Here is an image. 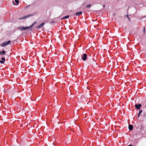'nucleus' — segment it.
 Instances as JSON below:
<instances>
[{"instance_id": "14", "label": "nucleus", "mask_w": 146, "mask_h": 146, "mask_svg": "<svg viewBox=\"0 0 146 146\" xmlns=\"http://www.w3.org/2000/svg\"><path fill=\"white\" fill-rule=\"evenodd\" d=\"M22 26H20V27H17V29H19L20 30H22Z\"/></svg>"}, {"instance_id": "4", "label": "nucleus", "mask_w": 146, "mask_h": 146, "mask_svg": "<svg viewBox=\"0 0 146 146\" xmlns=\"http://www.w3.org/2000/svg\"><path fill=\"white\" fill-rule=\"evenodd\" d=\"M141 106L142 105L141 104H136L135 105V108L138 110H140V107H141Z\"/></svg>"}, {"instance_id": "20", "label": "nucleus", "mask_w": 146, "mask_h": 146, "mask_svg": "<svg viewBox=\"0 0 146 146\" xmlns=\"http://www.w3.org/2000/svg\"><path fill=\"white\" fill-rule=\"evenodd\" d=\"M13 4H15V3H14V2H13Z\"/></svg>"}, {"instance_id": "18", "label": "nucleus", "mask_w": 146, "mask_h": 146, "mask_svg": "<svg viewBox=\"0 0 146 146\" xmlns=\"http://www.w3.org/2000/svg\"><path fill=\"white\" fill-rule=\"evenodd\" d=\"M145 27H143V32H144V33H145Z\"/></svg>"}, {"instance_id": "19", "label": "nucleus", "mask_w": 146, "mask_h": 146, "mask_svg": "<svg viewBox=\"0 0 146 146\" xmlns=\"http://www.w3.org/2000/svg\"><path fill=\"white\" fill-rule=\"evenodd\" d=\"M128 146H133L131 145H129Z\"/></svg>"}, {"instance_id": "11", "label": "nucleus", "mask_w": 146, "mask_h": 146, "mask_svg": "<svg viewBox=\"0 0 146 146\" xmlns=\"http://www.w3.org/2000/svg\"><path fill=\"white\" fill-rule=\"evenodd\" d=\"M5 50H3L2 51H0V54L1 55H2V54H4L5 53Z\"/></svg>"}, {"instance_id": "5", "label": "nucleus", "mask_w": 146, "mask_h": 146, "mask_svg": "<svg viewBox=\"0 0 146 146\" xmlns=\"http://www.w3.org/2000/svg\"><path fill=\"white\" fill-rule=\"evenodd\" d=\"M44 25V23H42L40 25H38L37 26L36 28H41L43 25Z\"/></svg>"}, {"instance_id": "6", "label": "nucleus", "mask_w": 146, "mask_h": 146, "mask_svg": "<svg viewBox=\"0 0 146 146\" xmlns=\"http://www.w3.org/2000/svg\"><path fill=\"white\" fill-rule=\"evenodd\" d=\"M22 30H26L28 29H30V28L29 27H22Z\"/></svg>"}, {"instance_id": "21", "label": "nucleus", "mask_w": 146, "mask_h": 146, "mask_svg": "<svg viewBox=\"0 0 146 146\" xmlns=\"http://www.w3.org/2000/svg\"><path fill=\"white\" fill-rule=\"evenodd\" d=\"M30 6H28L27 7V8H28Z\"/></svg>"}, {"instance_id": "3", "label": "nucleus", "mask_w": 146, "mask_h": 146, "mask_svg": "<svg viewBox=\"0 0 146 146\" xmlns=\"http://www.w3.org/2000/svg\"><path fill=\"white\" fill-rule=\"evenodd\" d=\"M83 61L86 60L87 58V55L86 54H84L81 57Z\"/></svg>"}, {"instance_id": "12", "label": "nucleus", "mask_w": 146, "mask_h": 146, "mask_svg": "<svg viewBox=\"0 0 146 146\" xmlns=\"http://www.w3.org/2000/svg\"><path fill=\"white\" fill-rule=\"evenodd\" d=\"M142 110H140L139 111V113L138 114L137 117H139L140 114L142 113Z\"/></svg>"}, {"instance_id": "10", "label": "nucleus", "mask_w": 146, "mask_h": 146, "mask_svg": "<svg viewBox=\"0 0 146 146\" xmlns=\"http://www.w3.org/2000/svg\"><path fill=\"white\" fill-rule=\"evenodd\" d=\"M133 129V126L132 125H129V130H131Z\"/></svg>"}, {"instance_id": "13", "label": "nucleus", "mask_w": 146, "mask_h": 146, "mask_svg": "<svg viewBox=\"0 0 146 146\" xmlns=\"http://www.w3.org/2000/svg\"><path fill=\"white\" fill-rule=\"evenodd\" d=\"M69 17V15H67V16H65V17H63L62 18H61V20H62V19H67Z\"/></svg>"}, {"instance_id": "7", "label": "nucleus", "mask_w": 146, "mask_h": 146, "mask_svg": "<svg viewBox=\"0 0 146 146\" xmlns=\"http://www.w3.org/2000/svg\"><path fill=\"white\" fill-rule=\"evenodd\" d=\"M82 13V12L80 11L79 12H77L76 13L75 15L76 16H79L81 15Z\"/></svg>"}, {"instance_id": "8", "label": "nucleus", "mask_w": 146, "mask_h": 146, "mask_svg": "<svg viewBox=\"0 0 146 146\" xmlns=\"http://www.w3.org/2000/svg\"><path fill=\"white\" fill-rule=\"evenodd\" d=\"M1 59L2 60H0V62L1 64H3L5 61V59L4 58H2Z\"/></svg>"}, {"instance_id": "22", "label": "nucleus", "mask_w": 146, "mask_h": 146, "mask_svg": "<svg viewBox=\"0 0 146 146\" xmlns=\"http://www.w3.org/2000/svg\"><path fill=\"white\" fill-rule=\"evenodd\" d=\"M52 23H53V22H54V21H52Z\"/></svg>"}, {"instance_id": "16", "label": "nucleus", "mask_w": 146, "mask_h": 146, "mask_svg": "<svg viewBox=\"0 0 146 146\" xmlns=\"http://www.w3.org/2000/svg\"><path fill=\"white\" fill-rule=\"evenodd\" d=\"M15 2L17 4L19 3V1L18 0H15Z\"/></svg>"}, {"instance_id": "2", "label": "nucleus", "mask_w": 146, "mask_h": 146, "mask_svg": "<svg viewBox=\"0 0 146 146\" xmlns=\"http://www.w3.org/2000/svg\"><path fill=\"white\" fill-rule=\"evenodd\" d=\"M11 43L10 40L8 41H7L1 44V45L2 46H7V45Z\"/></svg>"}, {"instance_id": "9", "label": "nucleus", "mask_w": 146, "mask_h": 146, "mask_svg": "<svg viewBox=\"0 0 146 146\" xmlns=\"http://www.w3.org/2000/svg\"><path fill=\"white\" fill-rule=\"evenodd\" d=\"M37 23L36 22H34L29 27L30 29L31 28V29H30V30H31L32 29L31 28L33 27V26L36 23Z\"/></svg>"}, {"instance_id": "15", "label": "nucleus", "mask_w": 146, "mask_h": 146, "mask_svg": "<svg viewBox=\"0 0 146 146\" xmlns=\"http://www.w3.org/2000/svg\"><path fill=\"white\" fill-rule=\"evenodd\" d=\"M91 6V4H88L86 5V8H89Z\"/></svg>"}, {"instance_id": "17", "label": "nucleus", "mask_w": 146, "mask_h": 146, "mask_svg": "<svg viewBox=\"0 0 146 146\" xmlns=\"http://www.w3.org/2000/svg\"><path fill=\"white\" fill-rule=\"evenodd\" d=\"M127 19H128V21H131V19L129 17V16H128V14H127Z\"/></svg>"}, {"instance_id": "1", "label": "nucleus", "mask_w": 146, "mask_h": 146, "mask_svg": "<svg viewBox=\"0 0 146 146\" xmlns=\"http://www.w3.org/2000/svg\"><path fill=\"white\" fill-rule=\"evenodd\" d=\"M31 13L29 15H27L26 16H24L23 17L19 18V20H21L23 19L26 18L30 17L31 16H33L35 15V14H36L38 13V11L36 10H32L31 11Z\"/></svg>"}]
</instances>
